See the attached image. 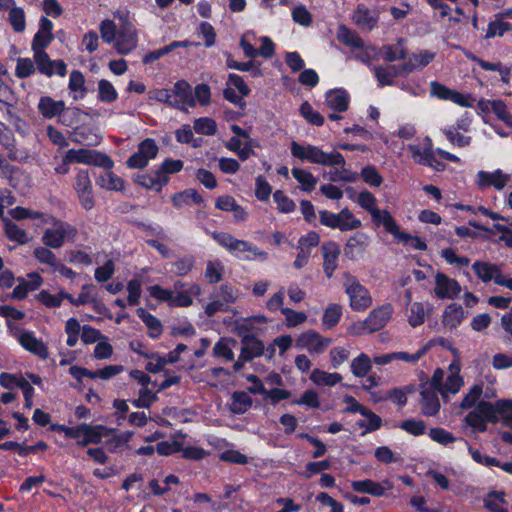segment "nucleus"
I'll return each mask as SVG.
<instances>
[{
  "instance_id": "obj_1",
  "label": "nucleus",
  "mask_w": 512,
  "mask_h": 512,
  "mask_svg": "<svg viewBox=\"0 0 512 512\" xmlns=\"http://www.w3.org/2000/svg\"><path fill=\"white\" fill-rule=\"evenodd\" d=\"M463 421L471 429V433L485 432L487 422L492 424L501 422L512 430V399L504 398L495 402L482 400Z\"/></svg>"
},
{
  "instance_id": "obj_2",
  "label": "nucleus",
  "mask_w": 512,
  "mask_h": 512,
  "mask_svg": "<svg viewBox=\"0 0 512 512\" xmlns=\"http://www.w3.org/2000/svg\"><path fill=\"white\" fill-rule=\"evenodd\" d=\"M291 154L295 158L328 167L345 166L346 164L344 156L339 152L327 153L317 146L301 145L296 141L291 143Z\"/></svg>"
},
{
  "instance_id": "obj_3",
  "label": "nucleus",
  "mask_w": 512,
  "mask_h": 512,
  "mask_svg": "<svg viewBox=\"0 0 512 512\" xmlns=\"http://www.w3.org/2000/svg\"><path fill=\"white\" fill-rule=\"evenodd\" d=\"M52 227L44 230L41 241L44 246L59 249L66 242L75 241L78 230L68 222L52 218Z\"/></svg>"
},
{
  "instance_id": "obj_4",
  "label": "nucleus",
  "mask_w": 512,
  "mask_h": 512,
  "mask_svg": "<svg viewBox=\"0 0 512 512\" xmlns=\"http://www.w3.org/2000/svg\"><path fill=\"white\" fill-rule=\"evenodd\" d=\"M345 292L349 297V304L354 311H364L372 305L369 291L352 275L344 274Z\"/></svg>"
},
{
  "instance_id": "obj_5",
  "label": "nucleus",
  "mask_w": 512,
  "mask_h": 512,
  "mask_svg": "<svg viewBox=\"0 0 512 512\" xmlns=\"http://www.w3.org/2000/svg\"><path fill=\"white\" fill-rule=\"evenodd\" d=\"M66 161H74V163L102 167L108 170L114 165L111 158L105 153L84 148L78 150L69 149L66 152Z\"/></svg>"
},
{
  "instance_id": "obj_6",
  "label": "nucleus",
  "mask_w": 512,
  "mask_h": 512,
  "mask_svg": "<svg viewBox=\"0 0 512 512\" xmlns=\"http://www.w3.org/2000/svg\"><path fill=\"white\" fill-rule=\"evenodd\" d=\"M92 288L93 287L89 285L83 286L82 292L79 294L77 299H74L70 294L65 292H61L58 295H52L48 291L42 290L37 295V299L48 308L59 307L63 299H67L71 304L79 306L93 300V297L90 293Z\"/></svg>"
},
{
  "instance_id": "obj_7",
  "label": "nucleus",
  "mask_w": 512,
  "mask_h": 512,
  "mask_svg": "<svg viewBox=\"0 0 512 512\" xmlns=\"http://www.w3.org/2000/svg\"><path fill=\"white\" fill-rule=\"evenodd\" d=\"M392 313L393 307L388 303L373 309L360 323L358 334L373 333L382 329L390 320Z\"/></svg>"
},
{
  "instance_id": "obj_8",
  "label": "nucleus",
  "mask_w": 512,
  "mask_h": 512,
  "mask_svg": "<svg viewBox=\"0 0 512 512\" xmlns=\"http://www.w3.org/2000/svg\"><path fill=\"white\" fill-rule=\"evenodd\" d=\"M331 343V338L323 337L312 329L301 333L296 339V347L314 354L323 353Z\"/></svg>"
},
{
  "instance_id": "obj_9",
  "label": "nucleus",
  "mask_w": 512,
  "mask_h": 512,
  "mask_svg": "<svg viewBox=\"0 0 512 512\" xmlns=\"http://www.w3.org/2000/svg\"><path fill=\"white\" fill-rule=\"evenodd\" d=\"M74 189L85 210H91L94 205L93 188L87 170H79L75 177Z\"/></svg>"
},
{
  "instance_id": "obj_10",
  "label": "nucleus",
  "mask_w": 512,
  "mask_h": 512,
  "mask_svg": "<svg viewBox=\"0 0 512 512\" xmlns=\"http://www.w3.org/2000/svg\"><path fill=\"white\" fill-rule=\"evenodd\" d=\"M33 58L41 74L48 77L53 76L55 73L61 77L66 75L67 66L63 60H51L45 51L34 52Z\"/></svg>"
},
{
  "instance_id": "obj_11",
  "label": "nucleus",
  "mask_w": 512,
  "mask_h": 512,
  "mask_svg": "<svg viewBox=\"0 0 512 512\" xmlns=\"http://www.w3.org/2000/svg\"><path fill=\"white\" fill-rule=\"evenodd\" d=\"M138 43L137 32L134 26L125 22L118 31L115 48L119 54L125 55L133 51Z\"/></svg>"
},
{
  "instance_id": "obj_12",
  "label": "nucleus",
  "mask_w": 512,
  "mask_h": 512,
  "mask_svg": "<svg viewBox=\"0 0 512 512\" xmlns=\"http://www.w3.org/2000/svg\"><path fill=\"white\" fill-rule=\"evenodd\" d=\"M461 292L460 284L444 273L438 272L435 276L434 293L440 299H454Z\"/></svg>"
},
{
  "instance_id": "obj_13",
  "label": "nucleus",
  "mask_w": 512,
  "mask_h": 512,
  "mask_svg": "<svg viewBox=\"0 0 512 512\" xmlns=\"http://www.w3.org/2000/svg\"><path fill=\"white\" fill-rule=\"evenodd\" d=\"M430 94L431 96L437 97L441 100H450L461 107L471 106L469 97L452 90L437 81H432L430 83Z\"/></svg>"
},
{
  "instance_id": "obj_14",
  "label": "nucleus",
  "mask_w": 512,
  "mask_h": 512,
  "mask_svg": "<svg viewBox=\"0 0 512 512\" xmlns=\"http://www.w3.org/2000/svg\"><path fill=\"white\" fill-rule=\"evenodd\" d=\"M510 181V175L498 169L494 172L479 171L477 173V185L480 189L493 186L497 190L503 189Z\"/></svg>"
},
{
  "instance_id": "obj_15",
  "label": "nucleus",
  "mask_w": 512,
  "mask_h": 512,
  "mask_svg": "<svg viewBox=\"0 0 512 512\" xmlns=\"http://www.w3.org/2000/svg\"><path fill=\"white\" fill-rule=\"evenodd\" d=\"M353 22L363 30H373L379 19L375 10H370L363 4H359L352 16Z\"/></svg>"
},
{
  "instance_id": "obj_16",
  "label": "nucleus",
  "mask_w": 512,
  "mask_h": 512,
  "mask_svg": "<svg viewBox=\"0 0 512 512\" xmlns=\"http://www.w3.org/2000/svg\"><path fill=\"white\" fill-rule=\"evenodd\" d=\"M438 391L422 386L420 392V408L424 416H435L440 410Z\"/></svg>"
},
{
  "instance_id": "obj_17",
  "label": "nucleus",
  "mask_w": 512,
  "mask_h": 512,
  "mask_svg": "<svg viewBox=\"0 0 512 512\" xmlns=\"http://www.w3.org/2000/svg\"><path fill=\"white\" fill-rule=\"evenodd\" d=\"M351 487L354 491L359 493H367L375 497H381L385 494L386 490L392 488L389 481H383L382 483L374 482L370 479L352 481Z\"/></svg>"
},
{
  "instance_id": "obj_18",
  "label": "nucleus",
  "mask_w": 512,
  "mask_h": 512,
  "mask_svg": "<svg viewBox=\"0 0 512 512\" xmlns=\"http://www.w3.org/2000/svg\"><path fill=\"white\" fill-rule=\"evenodd\" d=\"M373 71L380 86H390L393 84L394 78L398 76H407L403 70V64L396 65H379L374 66Z\"/></svg>"
},
{
  "instance_id": "obj_19",
  "label": "nucleus",
  "mask_w": 512,
  "mask_h": 512,
  "mask_svg": "<svg viewBox=\"0 0 512 512\" xmlns=\"http://www.w3.org/2000/svg\"><path fill=\"white\" fill-rule=\"evenodd\" d=\"M472 269L476 276L485 283L494 280L498 284L502 276L500 267L490 262L476 261L473 263Z\"/></svg>"
},
{
  "instance_id": "obj_20",
  "label": "nucleus",
  "mask_w": 512,
  "mask_h": 512,
  "mask_svg": "<svg viewBox=\"0 0 512 512\" xmlns=\"http://www.w3.org/2000/svg\"><path fill=\"white\" fill-rule=\"evenodd\" d=\"M18 340L22 347L29 352L37 355L42 359H46L48 357V348L42 342V340L37 339L32 332L21 333Z\"/></svg>"
},
{
  "instance_id": "obj_21",
  "label": "nucleus",
  "mask_w": 512,
  "mask_h": 512,
  "mask_svg": "<svg viewBox=\"0 0 512 512\" xmlns=\"http://www.w3.org/2000/svg\"><path fill=\"white\" fill-rule=\"evenodd\" d=\"M110 430L102 425H88L84 424V431L82 439L77 441V444L82 447H86L89 444H99L104 436L109 435Z\"/></svg>"
},
{
  "instance_id": "obj_22",
  "label": "nucleus",
  "mask_w": 512,
  "mask_h": 512,
  "mask_svg": "<svg viewBox=\"0 0 512 512\" xmlns=\"http://www.w3.org/2000/svg\"><path fill=\"white\" fill-rule=\"evenodd\" d=\"M242 359L252 361L256 357H260L264 352V344L261 340L253 335H245L241 339Z\"/></svg>"
},
{
  "instance_id": "obj_23",
  "label": "nucleus",
  "mask_w": 512,
  "mask_h": 512,
  "mask_svg": "<svg viewBox=\"0 0 512 512\" xmlns=\"http://www.w3.org/2000/svg\"><path fill=\"white\" fill-rule=\"evenodd\" d=\"M65 109V103L62 100L56 101L49 96L41 97L38 103L39 113L47 119H52L60 115Z\"/></svg>"
},
{
  "instance_id": "obj_24",
  "label": "nucleus",
  "mask_w": 512,
  "mask_h": 512,
  "mask_svg": "<svg viewBox=\"0 0 512 512\" xmlns=\"http://www.w3.org/2000/svg\"><path fill=\"white\" fill-rule=\"evenodd\" d=\"M326 105L337 112H345L349 106V95L345 90L334 89L326 93Z\"/></svg>"
},
{
  "instance_id": "obj_25",
  "label": "nucleus",
  "mask_w": 512,
  "mask_h": 512,
  "mask_svg": "<svg viewBox=\"0 0 512 512\" xmlns=\"http://www.w3.org/2000/svg\"><path fill=\"white\" fill-rule=\"evenodd\" d=\"M434 58V52L422 50L418 53L411 55L407 59V61L403 64V70L408 75L418 68L426 67L429 63H431L434 60Z\"/></svg>"
},
{
  "instance_id": "obj_26",
  "label": "nucleus",
  "mask_w": 512,
  "mask_h": 512,
  "mask_svg": "<svg viewBox=\"0 0 512 512\" xmlns=\"http://www.w3.org/2000/svg\"><path fill=\"white\" fill-rule=\"evenodd\" d=\"M323 251V269L328 278H331L337 268V261L340 255V249L336 244H324Z\"/></svg>"
},
{
  "instance_id": "obj_27",
  "label": "nucleus",
  "mask_w": 512,
  "mask_h": 512,
  "mask_svg": "<svg viewBox=\"0 0 512 512\" xmlns=\"http://www.w3.org/2000/svg\"><path fill=\"white\" fill-rule=\"evenodd\" d=\"M465 318V311L459 304L452 303L448 305L442 316V323L444 327L449 329H455L461 324Z\"/></svg>"
},
{
  "instance_id": "obj_28",
  "label": "nucleus",
  "mask_w": 512,
  "mask_h": 512,
  "mask_svg": "<svg viewBox=\"0 0 512 512\" xmlns=\"http://www.w3.org/2000/svg\"><path fill=\"white\" fill-rule=\"evenodd\" d=\"M3 224L5 236L10 241H14L19 245H24L30 241L28 233L24 229L20 228L11 219L3 218Z\"/></svg>"
},
{
  "instance_id": "obj_29",
  "label": "nucleus",
  "mask_w": 512,
  "mask_h": 512,
  "mask_svg": "<svg viewBox=\"0 0 512 512\" xmlns=\"http://www.w3.org/2000/svg\"><path fill=\"white\" fill-rule=\"evenodd\" d=\"M252 404L253 399L247 392L235 391L231 396L229 410L233 414H244L251 408Z\"/></svg>"
},
{
  "instance_id": "obj_30",
  "label": "nucleus",
  "mask_w": 512,
  "mask_h": 512,
  "mask_svg": "<svg viewBox=\"0 0 512 512\" xmlns=\"http://www.w3.org/2000/svg\"><path fill=\"white\" fill-rule=\"evenodd\" d=\"M404 44L405 40L403 38H399L395 45H383L380 49L383 59L387 62L405 59L407 51Z\"/></svg>"
},
{
  "instance_id": "obj_31",
  "label": "nucleus",
  "mask_w": 512,
  "mask_h": 512,
  "mask_svg": "<svg viewBox=\"0 0 512 512\" xmlns=\"http://www.w3.org/2000/svg\"><path fill=\"white\" fill-rule=\"evenodd\" d=\"M136 182L148 189L159 191L167 182L168 177L162 171H156L153 175H138Z\"/></svg>"
},
{
  "instance_id": "obj_32",
  "label": "nucleus",
  "mask_w": 512,
  "mask_h": 512,
  "mask_svg": "<svg viewBox=\"0 0 512 512\" xmlns=\"http://www.w3.org/2000/svg\"><path fill=\"white\" fill-rule=\"evenodd\" d=\"M424 141L425 146L423 149H421L417 145H408V149L411 152L412 158L417 163L425 166L427 163H429L434 154L432 150L433 144L431 138L426 137Z\"/></svg>"
},
{
  "instance_id": "obj_33",
  "label": "nucleus",
  "mask_w": 512,
  "mask_h": 512,
  "mask_svg": "<svg viewBox=\"0 0 512 512\" xmlns=\"http://www.w3.org/2000/svg\"><path fill=\"white\" fill-rule=\"evenodd\" d=\"M310 380L318 386L332 387L342 381L339 373H328L320 369H314L310 375Z\"/></svg>"
},
{
  "instance_id": "obj_34",
  "label": "nucleus",
  "mask_w": 512,
  "mask_h": 512,
  "mask_svg": "<svg viewBox=\"0 0 512 512\" xmlns=\"http://www.w3.org/2000/svg\"><path fill=\"white\" fill-rule=\"evenodd\" d=\"M203 202L202 196L194 189H187L185 191L176 193L172 197V203L175 207L180 208L184 205L201 204Z\"/></svg>"
},
{
  "instance_id": "obj_35",
  "label": "nucleus",
  "mask_w": 512,
  "mask_h": 512,
  "mask_svg": "<svg viewBox=\"0 0 512 512\" xmlns=\"http://www.w3.org/2000/svg\"><path fill=\"white\" fill-rule=\"evenodd\" d=\"M50 249L46 246H39L34 249L33 254L39 263L48 265L56 271L60 266V260Z\"/></svg>"
},
{
  "instance_id": "obj_36",
  "label": "nucleus",
  "mask_w": 512,
  "mask_h": 512,
  "mask_svg": "<svg viewBox=\"0 0 512 512\" xmlns=\"http://www.w3.org/2000/svg\"><path fill=\"white\" fill-rule=\"evenodd\" d=\"M337 228L341 231H350L359 228L362 223L359 219H356L352 212L348 208L342 209L339 213L336 214Z\"/></svg>"
},
{
  "instance_id": "obj_37",
  "label": "nucleus",
  "mask_w": 512,
  "mask_h": 512,
  "mask_svg": "<svg viewBox=\"0 0 512 512\" xmlns=\"http://www.w3.org/2000/svg\"><path fill=\"white\" fill-rule=\"evenodd\" d=\"M372 219L377 225H383L390 234L398 233V225L387 210L372 211Z\"/></svg>"
},
{
  "instance_id": "obj_38",
  "label": "nucleus",
  "mask_w": 512,
  "mask_h": 512,
  "mask_svg": "<svg viewBox=\"0 0 512 512\" xmlns=\"http://www.w3.org/2000/svg\"><path fill=\"white\" fill-rule=\"evenodd\" d=\"M292 175L306 192L312 191L318 183L317 178L310 171L305 169L293 168Z\"/></svg>"
},
{
  "instance_id": "obj_39",
  "label": "nucleus",
  "mask_w": 512,
  "mask_h": 512,
  "mask_svg": "<svg viewBox=\"0 0 512 512\" xmlns=\"http://www.w3.org/2000/svg\"><path fill=\"white\" fill-rule=\"evenodd\" d=\"M337 39L344 45L353 48H362V39L345 25H340L337 30Z\"/></svg>"
},
{
  "instance_id": "obj_40",
  "label": "nucleus",
  "mask_w": 512,
  "mask_h": 512,
  "mask_svg": "<svg viewBox=\"0 0 512 512\" xmlns=\"http://www.w3.org/2000/svg\"><path fill=\"white\" fill-rule=\"evenodd\" d=\"M463 385V379L457 372L450 373L439 393L442 395L445 401H448V393L456 394Z\"/></svg>"
},
{
  "instance_id": "obj_41",
  "label": "nucleus",
  "mask_w": 512,
  "mask_h": 512,
  "mask_svg": "<svg viewBox=\"0 0 512 512\" xmlns=\"http://www.w3.org/2000/svg\"><path fill=\"white\" fill-rule=\"evenodd\" d=\"M137 316L146 324L152 338H157L162 332V326L160 321L152 314L147 312L144 308H138Z\"/></svg>"
},
{
  "instance_id": "obj_42",
  "label": "nucleus",
  "mask_w": 512,
  "mask_h": 512,
  "mask_svg": "<svg viewBox=\"0 0 512 512\" xmlns=\"http://www.w3.org/2000/svg\"><path fill=\"white\" fill-rule=\"evenodd\" d=\"M342 316V307L339 304L332 303L324 311L322 323L326 329L335 327Z\"/></svg>"
},
{
  "instance_id": "obj_43",
  "label": "nucleus",
  "mask_w": 512,
  "mask_h": 512,
  "mask_svg": "<svg viewBox=\"0 0 512 512\" xmlns=\"http://www.w3.org/2000/svg\"><path fill=\"white\" fill-rule=\"evenodd\" d=\"M483 394V384H476L469 389L460 403L461 410L477 407L480 397Z\"/></svg>"
},
{
  "instance_id": "obj_44",
  "label": "nucleus",
  "mask_w": 512,
  "mask_h": 512,
  "mask_svg": "<svg viewBox=\"0 0 512 512\" xmlns=\"http://www.w3.org/2000/svg\"><path fill=\"white\" fill-rule=\"evenodd\" d=\"M371 367V360L368 355L364 353H361L351 362V372L354 376L359 378L365 377L371 370Z\"/></svg>"
},
{
  "instance_id": "obj_45",
  "label": "nucleus",
  "mask_w": 512,
  "mask_h": 512,
  "mask_svg": "<svg viewBox=\"0 0 512 512\" xmlns=\"http://www.w3.org/2000/svg\"><path fill=\"white\" fill-rule=\"evenodd\" d=\"M174 92L176 96L180 98V102L182 104H186L190 107H195V99L191 94V87L187 81H177L174 85Z\"/></svg>"
},
{
  "instance_id": "obj_46",
  "label": "nucleus",
  "mask_w": 512,
  "mask_h": 512,
  "mask_svg": "<svg viewBox=\"0 0 512 512\" xmlns=\"http://www.w3.org/2000/svg\"><path fill=\"white\" fill-rule=\"evenodd\" d=\"M97 184L107 190L121 191L124 181L112 172H107L97 179Z\"/></svg>"
},
{
  "instance_id": "obj_47",
  "label": "nucleus",
  "mask_w": 512,
  "mask_h": 512,
  "mask_svg": "<svg viewBox=\"0 0 512 512\" xmlns=\"http://www.w3.org/2000/svg\"><path fill=\"white\" fill-rule=\"evenodd\" d=\"M8 21L11 24V26L13 27L15 32H17V33L23 32L26 27L24 10L21 7H16L14 5L9 10Z\"/></svg>"
},
{
  "instance_id": "obj_48",
  "label": "nucleus",
  "mask_w": 512,
  "mask_h": 512,
  "mask_svg": "<svg viewBox=\"0 0 512 512\" xmlns=\"http://www.w3.org/2000/svg\"><path fill=\"white\" fill-rule=\"evenodd\" d=\"M368 237L363 233H358L347 241L345 253L350 257H354V252L361 253L367 245Z\"/></svg>"
},
{
  "instance_id": "obj_49",
  "label": "nucleus",
  "mask_w": 512,
  "mask_h": 512,
  "mask_svg": "<svg viewBox=\"0 0 512 512\" xmlns=\"http://www.w3.org/2000/svg\"><path fill=\"white\" fill-rule=\"evenodd\" d=\"M98 97L102 102H113L117 99L118 93L111 82L101 79L98 82Z\"/></svg>"
},
{
  "instance_id": "obj_50",
  "label": "nucleus",
  "mask_w": 512,
  "mask_h": 512,
  "mask_svg": "<svg viewBox=\"0 0 512 512\" xmlns=\"http://www.w3.org/2000/svg\"><path fill=\"white\" fill-rule=\"evenodd\" d=\"M224 266L220 261H209L206 265L205 278L211 284L218 283L223 278Z\"/></svg>"
},
{
  "instance_id": "obj_51",
  "label": "nucleus",
  "mask_w": 512,
  "mask_h": 512,
  "mask_svg": "<svg viewBox=\"0 0 512 512\" xmlns=\"http://www.w3.org/2000/svg\"><path fill=\"white\" fill-rule=\"evenodd\" d=\"M75 140L78 143L87 145V146H95L100 142V137L93 133L91 129L86 127L77 128L74 132Z\"/></svg>"
},
{
  "instance_id": "obj_52",
  "label": "nucleus",
  "mask_w": 512,
  "mask_h": 512,
  "mask_svg": "<svg viewBox=\"0 0 512 512\" xmlns=\"http://www.w3.org/2000/svg\"><path fill=\"white\" fill-rule=\"evenodd\" d=\"M361 415L364 416L366 420H360L357 424L359 427H364L365 432H372L381 427V418L368 408H366Z\"/></svg>"
},
{
  "instance_id": "obj_53",
  "label": "nucleus",
  "mask_w": 512,
  "mask_h": 512,
  "mask_svg": "<svg viewBox=\"0 0 512 512\" xmlns=\"http://www.w3.org/2000/svg\"><path fill=\"white\" fill-rule=\"evenodd\" d=\"M0 103L7 107V114L12 116L11 108L17 103V96L14 91L4 82L0 84Z\"/></svg>"
},
{
  "instance_id": "obj_54",
  "label": "nucleus",
  "mask_w": 512,
  "mask_h": 512,
  "mask_svg": "<svg viewBox=\"0 0 512 512\" xmlns=\"http://www.w3.org/2000/svg\"><path fill=\"white\" fill-rule=\"evenodd\" d=\"M100 34L104 42L110 44L116 42L118 31L115 23L112 20L106 19L100 23Z\"/></svg>"
},
{
  "instance_id": "obj_55",
  "label": "nucleus",
  "mask_w": 512,
  "mask_h": 512,
  "mask_svg": "<svg viewBox=\"0 0 512 512\" xmlns=\"http://www.w3.org/2000/svg\"><path fill=\"white\" fill-rule=\"evenodd\" d=\"M193 128L198 134L212 136L216 133L217 125L212 118L203 117L195 120Z\"/></svg>"
},
{
  "instance_id": "obj_56",
  "label": "nucleus",
  "mask_w": 512,
  "mask_h": 512,
  "mask_svg": "<svg viewBox=\"0 0 512 512\" xmlns=\"http://www.w3.org/2000/svg\"><path fill=\"white\" fill-rule=\"evenodd\" d=\"M251 393L263 394V395H265L266 398H270L274 402H279L281 400H285L290 397V392L287 390L279 389V388L266 390L263 384H260V388L251 389Z\"/></svg>"
},
{
  "instance_id": "obj_57",
  "label": "nucleus",
  "mask_w": 512,
  "mask_h": 512,
  "mask_svg": "<svg viewBox=\"0 0 512 512\" xmlns=\"http://www.w3.org/2000/svg\"><path fill=\"white\" fill-rule=\"evenodd\" d=\"M300 113L312 125L322 126L324 123L323 116L315 111L308 102L301 105Z\"/></svg>"
},
{
  "instance_id": "obj_58",
  "label": "nucleus",
  "mask_w": 512,
  "mask_h": 512,
  "mask_svg": "<svg viewBox=\"0 0 512 512\" xmlns=\"http://www.w3.org/2000/svg\"><path fill=\"white\" fill-rule=\"evenodd\" d=\"M409 324L417 327L425 321L424 305L420 302H414L410 307V315L408 316Z\"/></svg>"
},
{
  "instance_id": "obj_59",
  "label": "nucleus",
  "mask_w": 512,
  "mask_h": 512,
  "mask_svg": "<svg viewBox=\"0 0 512 512\" xmlns=\"http://www.w3.org/2000/svg\"><path fill=\"white\" fill-rule=\"evenodd\" d=\"M493 113L503 121L508 127L512 128V114L508 111L506 104L501 101H493L491 103Z\"/></svg>"
},
{
  "instance_id": "obj_60",
  "label": "nucleus",
  "mask_w": 512,
  "mask_h": 512,
  "mask_svg": "<svg viewBox=\"0 0 512 512\" xmlns=\"http://www.w3.org/2000/svg\"><path fill=\"white\" fill-rule=\"evenodd\" d=\"M281 313L285 316L288 327H295L307 320V315L304 312H298L291 308H281Z\"/></svg>"
},
{
  "instance_id": "obj_61",
  "label": "nucleus",
  "mask_w": 512,
  "mask_h": 512,
  "mask_svg": "<svg viewBox=\"0 0 512 512\" xmlns=\"http://www.w3.org/2000/svg\"><path fill=\"white\" fill-rule=\"evenodd\" d=\"M54 39L53 34H46L40 30L37 31V33L34 35L31 49L34 52H40L45 51V48H47L52 40Z\"/></svg>"
},
{
  "instance_id": "obj_62",
  "label": "nucleus",
  "mask_w": 512,
  "mask_h": 512,
  "mask_svg": "<svg viewBox=\"0 0 512 512\" xmlns=\"http://www.w3.org/2000/svg\"><path fill=\"white\" fill-rule=\"evenodd\" d=\"M273 199L277 204L278 210L282 213H289L295 210V203L288 198L283 191L276 190L273 194Z\"/></svg>"
},
{
  "instance_id": "obj_63",
  "label": "nucleus",
  "mask_w": 512,
  "mask_h": 512,
  "mask_svg": "<svg viewBox=\"0 0 512 512\" xmlns=\"http://www.w3.org/2000/svg\"><path fill=\"white\" fill-rule=\"evenodd\" d=\"M35 72L33 60L30 58H19L17 60L15 74L18 78L23 79L31 76Z\"/></svg>"
},
{
  "instance_id": "obj_64",
  "label": "nucleus",
  "mask_w": 512,
  "mask_h": 512,
  "mask_svg": "<svg viewBox=\"0 0 512 512\" xmlns=\"http://www.w3.org/2000/svg\"><path fill=\"white\" fill-rule=\"evenodd\" d=\"M503 503L504 493H490L485 499V507L490 512H507L504 508L501 507V504Z\"/></svg>"
}]
</instances>
